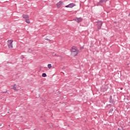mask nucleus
I'll return each mask as SVG.
<instances>
[{
  "instance_id": "obj_10",
  "label": "nucleus",
  "mask_w": 130,
  "mask_h": 130,
  "mask_svg": "<svg viewBox=\"0 0 130 130\" xmlns=\"http://www.w3.org/2000/svg\"><path fill=\"white\" fill-rule=\"evenodd\" d=\"M76 21H77V23H80V22H81V21H82V19H81V18H77L76 19Z\"/></svg>"
},
{
  "instance_id": "obj_4",
  "label": "nucleus",
  "mask_w": 130,
  "mask_h": 130,
  "mask_svg": "<svg viewBox=\"0 0 130 130\" xmlns=\"http://www.w3.org/2000/svg\"><path fill=\"white\" fill-rule=\"evenodd\" d=\"M63 4V3L61 1H60L58 3H57L56 4L57 8L59 9V8H60L62 6Z\"/></svg>"
},
{
  "instance_id": "obj_17",
  "label": "nucleus",
  "mask_w": 130,
  "mask_h": 130,
  "mask_svg": "<svg viewBox=\"0 0 130 130\" xmlns=\"http://www.w3.org/2000/svg\"><path fill=\"white\" fill-rule=\"evenodd\" d=\"M86 1V0H84V2H85Z\"/></svg>"
},
{
  "instance_id": "obj_9",
  "label": "nucleus",
  "mask_w": 130,
  "mask_h": 130,
  "mask_svg": "<svg viewBox=\"0 0 130 130\" xmlns=\"http://www.w3.org/2000/svg\"><path fill=\"white\" fill-rule=\"evenodd\" d=\"M25 22L27 24H30V20H29V18H27V19H25Z\"/></svg>"
},
{
  "instance_id": "obj_6",
  "label": "nucleus",
  "mask_w": 130,
  "mask_h": 130,
  "mask_svg": "<svg viewBox=\"0 0 130 130\" xmlns=\"http://www.w3.org/2000/svg\"><path fill=\"white\" fill-rule=\"evenodd\" d=\"M107 1L109 0H101L100 1V2L96 4V6H102V5L101 4V3H106L107 2Z\"/></svg>"
},
{
  "instance_id": "obj_13",
  "label": "nucleus",
  "mask_w": 130,
  "mask_h": 130,
  "mask_svg": "<svg viewBox=\"0 0 130 130\" xmlns=\"http://www.w3.org/2000/svg\"><path fill=\"white\" fill-rule=\"evenodd\" d=\"M112 111H113V109H111L110 110V111H109V113H111V112H112Z\"/></svg>"
},
{
  "instance_id": "obj_7",
  "label": "nucleus",
  "mask_w": 130,
  "mask_h": 130,
  "mask_svg": "<svg viewBox=\"0 0 130 130\" xmlns=\"http://www.w3.org/2000/svg\"><path fill=\"white\" fill-rule=\"evenodd\" d=\"M12 89L14 90V91H18V90L17 89V84H15L13 85H12Z\"/></svg>"
},
{
  "instance_id": "obj_8",
  "label": "nucleus",
  "mask_w": 130,
  "mask_h": 130,
  "mask_svg": "<svg viewBox=\"0 0 130 130\" xmlns=\"http://www.w3.org/2000/svg\"><path fill=\"white\" fill-rule=\"evenodd\" d=\"M22 18H23V19H25V20H26L27 19H29V15L23 14L22 15Z\"/></svg>"
},
{
  "instance_id": "obj_15",
  "label": "nucleus",
  "mask_w": 130,
  "mask_h": 130,
  "mask_svg": "<svg viewBox=\"0 0 130 130\" xmlns=\"http://www.w3.org/2000/svg\"><path fill=\"white\" fill-rule=\"evenodd\" d=\"M128 16L130 17V13L128 14Z\"/></svg>"
},
{
  "instance_id": "obj_14",
  "label": "nucleus",
  "mask_w": 130,
  "mask_h": 130,
  "mask_svg": "<svg viewBox=\"0 0 130 130\" xmlns=\"http://www.w3.org/2000/svg\"><path fill=\"white\" fill-rule=\"evenodd\" d=\"M110 103H112V100H110Z\"/></svg>"
},
{
  "instance_id": "obj_2",
  "label": "nucleus",
  "mask_w": 130,
  "mask_h": 130,
  "mask_svg": "<svg viewBox=\"0 0 130 130\" xmlns=\"http://www.w3.org/2000/svg\"><path fill=\"white\" fill-rule=\"evenodd\" d=\"M13 42H14V41L13 40H9L7 41V44L8 45V47L11 49L13 48Z\"/></svg>"
},
{
  "instance_id": "obj_5",
  "label": "nucleus",
  "mask_w": 130,
  "mask_h": 130,
  "mask_svg": "<svg viewBox=\"0 0 130 130\" xmlns=\"http://www.w3.org/2000/svg\"><path fill=\"white\" fill-rule=\"evenodd\" d=\"M75 6H76V5L74 3H71L70 4L65 6L66 8H74V7H75Z\"/></svg>"
},
{
  "instance_id": "obj_3",
  "label": "nucleus",
  "mask_w": 130,
  "mask_h": 130,
  "mask_svg": "<svg viewBox=\"0 0 130 130\" xmlns=\"http://www.w3.org/2000/svg\"><path fill=\"white\" fill-rule=\"evenodd\" d=\"M97 23L98 29L100 30V29H101V27H102V24H103V22L101 21H98Z\"/></svg>"
},
{
  "instance_id": "obj_11",
  "label": "nucleus",
  "mask_w": 130,
  "mask_h": 130,
  "mask_svg": "<svg viewBox=\"0 0 130 130\" xmlns=\"http://www.w3.org/2000/svg\"><path fill=\"white\" fill-rule=\"evenodd\" d=\"M42 76L43 78H45V77H47L46 74H45V73H43Z\"/></svg>"
},
{
  "instance_id": "obj_1",
  "label": "nucleus",
  "mask_w": 130,
  "mask_h": 130,
  "mask_svg": "<svg viewBox=\"0 0 130 130\" xmlns=\"http://www.w3.org/2000/svg\"><path fill=\"white\" fill-rule=\"evenodd\" d=\"M71 54L72 56H77L80 53V51L78 49L77 46H73L70 50Z\"/></svg>"
},
{
  "instance_id": "obj_16",
  "label": "nucleus",
  "mask_w": 130,
  "mask_h": 130,
  "mask_svg": "<svg viewBox=\"0 0 130 130\" xmlns=\"http://www.w3.org/2000/svg\"><path fill=\"white\" fill-rule=\"evenodd\" d=\"M46 40H49V39H46Z\"/></svg>"
},
{
  "instance_id": "obj_12",
  "label": "nucleus",
  "mask_w": 130,
  "mask_h": 130,
  "mask_svg": "<svg viewBox=\"0 0 130 130\" xmlns=\"http://www.w3.org/2000/svg\"><path fill=\"white\" fill-rule=\"evenodd\" d=\"M52 66H51V64H48V69H51V68H52Z\"/></svg>"
}]
</instances>
